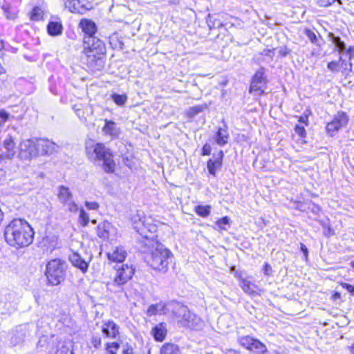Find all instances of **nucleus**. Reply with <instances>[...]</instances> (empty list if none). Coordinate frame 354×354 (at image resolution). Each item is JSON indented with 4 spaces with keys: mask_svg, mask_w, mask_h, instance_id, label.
<instances>
[{
    "mask_svg": "<svg viewBox=\"0 0 354 354\" xmlns=\"http://www.w3.org/2000/svg\"><path fill=\"white\" fill-rule=\"evenodd\" d=\"M327 68L333 73H337L339 71V62L332 61L328 63Z\"/></svg>",
    "mask_w": 354,
    "mask_h": 354,
    "instance_id": "obj_39",
    "label": "nucleus"
},
{
    "mask_svg": "<svg viewBox=\"0 0 354 354\" xmlns=\"http://www.w3.org/2000/svg\"><path fill=\"white\" fill-rule=\"evenodd\" d=\"M223 156V152L220 151L214 160H209L207 162V169L211 174L215 175L216 169L221 166Z\"/></svg>",
    "mask_w": 354,
    "mask_h": 354,
    "instance_id": "obj_25",
    "label": "nucleus"
},
{
    "mask_svg": "<svg viewBox=\"0 0 354 354\" xmlns=\"http://www.w3.org/2000/svg\"><path fill=\"white\" fill-rule=\"evenodd\" d=\"M115 231L112 225L107 221L100 223L97 226V236L104 240L109 239L111 234Z\"/></svg>",
    "mask_w": 354,
    "mask_h": 354,
    "instance_id": "obj_17",
    "label": "nucleus"
},
{
    "mask_svg": "<svg viewBox=\"0 0 354 354\" xmlns=\"http://www.w3.org/2000/svg\"><path fill=\"white\" fill-rule=\"evenodd\" d=\"M167 313V304L165 302L150 305L147 308V315L152 316L155 315H163Z\"/></svg>",
    "mask_w": 354,
    "mask_h": 354,
    "instance_id": "obj_21",
    "label": "nucleus"
},
{
    "mask_svg": "<svg viewBox=\"0 0 354 354\" xmlns=\"http://www.w3.org/2000/svg\"><path fill=\"white\" fill-rule=\"evenodd\" d=\"M351 266L354 268V261L351 262Z\"/></svg>",
    "mask_w": 354,
    "mask_h": 354,
    "instance_id": "obj_61",
    "label": "nucleus"
},
{
    "mask_svg": "<svg viewBox=\"0 0 354 354\" xmlns=\"http://www.w3.org/2000/svg\"><path fill=\"white\" fill-rule=\"evenodd\" d=\"M228 133L226 128H219L216 136V142L220 146H223L228 142Z\"/></svg>",
    "mask_w": 354,
    "mask_h": 354,
    "instance_id": "obj_29",
    "label": "nucleus"
},
{
    "mask_svg": "<svg viewBox=\"0 0 354 354\" xmlns=\"http://www.w3.org/2000/svg\"><path fill=\"white\" fill-rule=\"evenodd\" d=\"M37 145L39 156H48L57 153L59 147L48 139H41L37 138Z\"/></svg>",
    "mask_w": 354,
    "mask_h": 354,
    "instance_id": "obj_12",
    "label": "nucleus"
},
{
    "mask_svg": "<svg viewBox=\"0 0 354 354\" xmlns=\"http://www.w3.org/2000/svg\"><path fill=\"white\" fill-rule=\"evenodd\" d=\"M173 313L178 322H181L184 326L198 329L203 325L201 319L191 313L188 308L184 305L176 304L173 309Z\"/></svg>",
    "mask_w": 354,
    "mask_h": 354,
    "instance_id": "obj_7",
    "label": "nucleus"
},
{
    "mask_svg": "<svg viewBox=\"0 0 354 354\" xmlns=\"http://www.w3.org/2000/svg\"><path fill=\"white\" fill-rule=\"evenodd\" d=\"M308 121V118L307 116H301L299 117V122H301V123H306V122Z\"/></svg>",
    "mask_w": 354,
    "mask_h": 354,
    "instance_id": "obj_57",
    "label": "nucleus"
},
{
    "mask_svg": "<svg viewBox=\"0 0 354 354\" xmlns=\"http://www.w3.org/2000/svg\"><path fill=\"white\" fill-rule=\"evenodd\" d=\"M80 222L83 226L87 225L89 222V217L87 213L83 209H81L80 212Z\"/></svg>",
    "mask_w": 354,
    "mask_h": 354,
    "instance_id": "obj_38",
    "label": "nucleus"
},
{
    "mask_svg": "<svg viewBox=\"0 0 354 354\" xmlns=\"http://www.w3.org/2000/svg\"><path fill=\"white\" fill-rule=\"evenodd\" d=\"M348 350L351 354H354V343L348 347Z\"/></svg>",
    "mask_w": 354,
    "mask_h": 354,
    "instance_id": "obj_58",
    "label": "nucleus"
},
{
    "mask_svg": "<svg viewBox=\"0 0 354 354\" xmlns=\"http://www.w3.org/2000/svg\"><path fill=\"white\" fill-rule=\"evenodd\" d=\"M4 238L10 246L23 248L32 243L34 231L26 220L15 218L5 227Z\"/></svg>",
    "mask_w": 354,
    "mask_h": 354,
    "instance_id": "obj_2",
    "label": "nucleus"
},
{
    "mask_svg": "<svg viewBox=\"0 0 354 354\" xmlns=\"http://www.w3.org/2000/svg\"><path fill=\"white\" fill-rule=\"evenodd\" d=\"M304 32L307 37L310 40L312 43L315 44L317 42V36L314 32L308 28L305 29Z\"/></svg>",
    "mask_w": 354,
    "mask_h": 354,
    "instance_id": "obj_42",
    "label": "nucleus"
},
{
    "mask_svg": "<svg viewBox=\"0 0 354 354\" xmlns=\"http://www.w3.org/2000/svg\"><path fill=\"white\" fill-rule=\"evenodd\" d=\"M26 326H20L15 331L14 336L12 337V341L15 344H19L24 341L26 335Z\"/></svg>",
    "mask_w": 354,
    "mask_h": 354,
    "instance_id": "obj_28",
    "label": "nucleus"
},
{
    "mask_svg": "<svg viewBox=\"0 0 354 354\" xmlns=\"http://www.w3.org/2000/svg\"><path fill=\"white\" fill-rule=\"evenodd\" d=\"M238 342L243 347L255 353L265 354L268 351L263 342L249 335L240 337Z\"/></svg>",
    "mask_w": 354,
    "mask_h": 354,
    "instance_id": "obj_10",
    "label": "nucleus"
},
{
    "mask_svg": "<svg viewBox=\"0 0 354 354\" xmlns=\"http://www.w3.org/2000/svg\"><path fill=\"white\" fill-rule=\"evenodd\" d=\"M18 150V158L22 160H30L39 156L37 138L21 140Z\"/></svg>",
    "mask_w": 354,
    "mask_h": 354,
    "instance_id": "obj_8",
    "label": "nucleus"
},
{
    "mask_svg": "<svg viewBox=\"0 0 354 354\" xmlns=\"http://www.w3.org/2000/svg\"><path fill=\"white\" fill-rule=\"evenodd\" d=\"M58 349L55 354H73L71 348L64 342H57Z\"/></svg>",
    "mask_w": 354,
    "mask_h": 354,
    "instance_id": "obj_33",
    "label": "nucleus"
},
{
    "mask_svg": "<svg viewBox=\"0 0 354 354\" xmlns=\"http://www.w3.org/2000/svg\"><path fill=\"white\" fill-rule=\"evenodd\" d=\"M64 205L68 207V209L71 212H77L78 210L77 205L73 201V200H71L68 203H66Z\"/></svg>",
    "mask_w": 354,
    "mask_h": 354,
    "instance_id": "obj_43",
    "label": "nucleus"
},
{
    "mask_svg": "<svg viewBox=\"0 0 354 354\" xmlns=\"http://www.w3.org/2000/svg\"><path fill=\"white\" fill-rule=\"evenodd\" d=\"M48 33L51 36H57L62 33L63 27L61 20L57 18L55 21H50L47 26Z\"/></svg>",
    "mask_w": 354,
    "mask_h": 354,
    "instance_id": "obj_22",
    "label": "nucleus"
},
{
    "mask_svg": "<svg viewBox=\"0 0 354 354\" xmlns=\"http://www.w3.org/2000/svg\"><path fill=\"white\" fill-rule=\"evenodd\" d=\"M342 287L345 288L348 292L354 295V286L346 283H342Z\"/></svg>",
    "mask_w": 354,
    "mask_h": 354,
    "instance_id": "obj_51",
    "label": "nucleus"
},
{
    "mask_svg": "<svg viewBox=\"0 0 354 354\" xmlns=\"http://www.w3.org/2000/svg\"><path fill=\"white\" fill-rule=\"evenodd\" d=\"M86 207L89 209L96 210L99 208V204L96 202H86Z\"/></svg>",
    "mask_w": 354,
    "mask_h": 354,
    "instance_id": "obj_46",
    "label": "nucleus"
},
{
    "mask_svg": "<svg viewBox=\"0 0 354 354\" xmlns=\"http://www.w3.org/2000/svg\"><path fill=\"white\" fill-rule=\"evenodd\" d=\"M119 348L120 344L116 342H107L105 344L106 354H116Z\"/></svg>",
    "mask_w": 354,
    "mask_h": 354,
    "instance_id": "obj_32",
    "label": "nucleus"
},
{
    "mask_svg": "<svg viewBox=\"0 0 354 354\" xmlns=\"http://www.w3.org/2000/svg\"><path fill=\"white\" fill-rule=\"evenodd\" d=\"M46 337H42L41 338H40L39 340L38 341V346H44L45 343L46 342Z\"/></svg>",
    "mask_w": 354,
    "mask_h": 354,
    "instance_id": "obj_56",
    "label": "nucleus"
},
{
    "mask_svg": "<svg viewBox=\"0 0 354 354\" xmlns=\"http://www.w3.org/2000/svg\"><path fill=\"white\" fill-rule=\"evenodd\" d=\"M212 207L207 205H197L195 207V212L200 216L205 218L207 217L211 212Z\"/></svg>",
    "mask_w": 354,
    "mask_h": 354,
    "instance_id": "obj_31",
    "label": "nucleus"
},
{
    "mask_svg": "<svg viewBox=\"0 0 354 354\" xmlns=\"http://www.w3.org/2000/svg\"><path fill=\"white\" fill-rule=\"evenodd\" d=\"M127 257V252L123 247H115L107 253L108 259L111 261L122 262Z\"/></svg>",
    "mask_w": 354,
    "mask_h": 354,
    "instance_id": "obj_18",
    "label": "nucleus"
},
{
    "mask_svg": "<svg viewBox=\"0 0 354 354\" xmlns=\"http://www.w3.org/2000/svg\"><path fill=\"white\" fill-rule=\"evenodd\" d=\"M272 267L270 265H269L268 263H266L264 265V268H263V272L266 275H270L271 273H272Z\"/></svg>",
    "mask_w": 354,
    "mask_h": 354,
    "instance_id": "obj_52",
    "label": "nucleus"
},
{
    "mask_svg": "<svg viewBox=\"0 0 354 354\" xmlns=\"http://www.w3.org/2000/svg\"><path fill=\"white\" fill-rule=\"evenodd\" d=\"M43 18V10L39 7H35L30 15V19L34 21H39Z\"/></svg>",
    "mask_w": 354,
    "mask_h": 354,
    "instance_id": "obj_34",
    "label": "nucleus"
},
{
    "mask_svg": "<svg viewBox=\"0 0 354 354\" xmlns=\"http://www.w3.org/2000/svg\"><path fill=\"white\" fill-rule=\"evenodd\" d=\"M230 224V218L227 216H224L217 221L216 225L218 227L225 230V226Z\"/></svg>",
    "mask_w": 354,
    "mask_h": 354,
    "instance_id": "obj_41",
    "label": "nucleus"
},
{
    "mask_svg": "<svg viewBox=\"0 0 354 354\" xmlns=\"http://www.w3.org/2000/svg\"><path fill=\"white\" fill-rule=\"evenodd\" d=\"M326 129L328 132L330 133L331 136H333L334 133L337 131V127L335 125V124H333L332 121L327 124Z\"/></svg>",
    "mask_w": 354,
    "mask_h": 354,
    "instance_id": "obj_45",
    "label": "nucleus"
},
{
    "mask_svg": "<svg viewBox=\"0 0 354 354\" xmlns=\"http://www.w3.org/2000/svg\"><path fill=\"white\" fill-rule=\"evenodd\" d=\"M70 261L71 263L80 268L83 272H86L88 269V263L82 259V257L77 253H73L69 257Z\"/></svg>",
    "mask_w": 354,
    "mask_h": 354,
    "instance_id": "obj_24",
    "label": "nucleus"
},
{
    "mask_svg": "<svg viewBox=\"0 0 354 354\" xmlns=\"http://www.w3.org/2000/svg\"><path fill=\"white\" fill-rule=\"evenodd\" d=\"M101 329L106 337L115 339L120 335V326L113 320L104 321Z\"/></svg>",
    "mask_w": 354,
    "mask_h": 354,
    "instance_id": "obj_14",
    "label": "nucleus"
},
{
    "mask_svg": "<svg viewBox=\"0 0 354 354\" xmlns=\"http://www.w3.org/2000/svg\"><path fill=\"white\" fill-rule=\"evenodd\" d=\"M104 122L105 125L102 128L104 134L112 137H118L120 133V129L118 127L116 123L111 120H108L107 119H106Z\"/></svg>",
    "mask_w": 354,
    "mask_h": 354,
    "instance_id": "obj_20",
    "label": "nucleus"
},
{
    "mask_svg": "<svg viewBox=\"0 0 354 354\" xmlns=\"http://www.w3.org/2000/svg\"><path fill=\"white\" fill-rule=\"evenodd\" d=\"M266 78L262 71H257L252 77L250 87V92L257 93V95H261L264 92L266 85Z\"/></svg>",
    "mask_w": 354,
    "mask_h": 354,
    "instance_id": "obj_13",
    "label": "nucleus"
},
{
    "mask_svg": "<svg viewBox=\"0 0 354 354\" xmlns=\"http://www.w3.org/2000/svg\"><path fill=\"white\" fill-rule=\"evenodd\" d=\"M290 50L286 47L281 48L279 50V53L281 56L285 57L290 53Z\"/></svg>",
    "mask_w": 354,
    "mask_h": 354,
    "instance_id": "obj_53",
    "label": "nucleus"
},
{
    "mask_svg": "<svg viewBox=\"0 0 354 354\" xmlns=\"http://www.w3.org/2000/svg\"><path fill=\"white\" fill-rule=\"evenodd\" d=\"M2 48V44L0 42V49Z\"/></svg>",
    "mask_w": 354,
    "mask_h": 354,
    "instance_id": "obj_63",
    "label": "nucleus"
},
{
    "mask_svg": "<svg viewBox=\"0 0 354 354\" xmlns=\"http://www.w3.org/2000/svg\"><path fill=\"white\" fill-rule=\"evenodd\" d=\"M111 97L113 102L119 106L124 105L127 100L126 95L113 94Z\"/></svg>",
    "mask_w": 354,
    "mask_h": 354,
    "instance_id": "obj_35",
    "label": "nucleus"
},
{
    "mask_svg": "<svg viewBox=\"0 0 354 354\" xmlns=\"http://www.w3.org/2000/svg\"><path fill=\"white\" fill-rule=\"evenodd\" d=\"M57 197L59 201L64 205L66 203H68L73 199V194L68 187L65 186H60L59 187Z\"/></svg>",
    "mask_w": 354,
    "mask_h": 354,
    "instance_id": "obj_26",
    "label": "nucleus"
},
{
    "mask_svg": "<svg viewBox=\"0 0 354 354\" xmlns=\"http://www.w3.org/2000/svg\"><path fill=\"white\" fill-rule=\"evenodd\" d=\"M86 153L91 160H102L103 169L106 173H112L115 170V164L113 160L111 150L103 143L96 142L93 140L86 142Z\"/></svg>",
    "mask_w": 354,
    "mask_h": 354,
    "instance_id": "obj_4",
    "label": "nucleus"
},
{
    "mask_svg": "<svg viewBox=\"0 0 354 354\" xmlns=\"http://www.w3.org/2000/svg\"><path fill=\"white\" fill-rule=\"evenodd\" d=\"M10 118H14V116H11L10 114L8 113L5 109L0 110V121L3 122V124Z\"/></svg>",
    "mask_w": 354,
    "mask_h": 354,
    "instance_id": "obj_40",
    "label": "nucleus"
},
{
    "mask_svg": "<svg viewBox=\"0 0 354 354\" xmlns=\"http://www.w3.org/2000/svg\"><path fill=\"white\" fill-rule=\"evenodd\" d=\"M205 107L206 106L205 105H198L190 107L188 110V115L189 117H194L196 115L202 112Z\"/></svg>",
    "mask_w": 354,
    "mask_h": 354,
    "instance_id": "obj_36",
    "label": "nucleus"
},
{
    "mask_svg": "<svg viewBox=\"0 0 354 354\" xmlns=\"http://www.w3.org/2000/svg\"><path fill=\"white\" fill-rule=\"evenodd\" d=\"M300 246L301 250L302 251L305 257H307L308 253V248L304 243H300Z\"/></svg>",
    "mask_w": 354,
    "mask_h": 354,
    "instance_id": "obj_55",
    "label": "nucleus"
},
{
    "mask_svg": "<svg viewBox=\"0 0 354 354\" xmlns=\"http://www.w3.org/2000/svg\"><path fill=\"white\" fill-rule=\"evenodd\" d=\"M115 270L113 282L109 283L110 286L120 287L130 280L134 274V268L127 264L118 266L115 267Z\"/></svg>",
    "mask_w": 354,
    "mask_h": 354,
    "instance_id": "obj_9",
    "label": "nucleus"
},
{
    "mask_svg": "<svg viewBox=\"0 0 354 354\" xmlns=\"http://www.w3.org/2000/svg\"><path fill=\"white\" fill-rule=\"evenodd\" d=\"M1 8L4 10L5 15H6V17L8 19H13L14 18V15H12L10 14V12H9L10 6H9V5H3Z\"/></svg>",
    "mask_w": 354,
    "mask_h": 354,
    "instance_id": "obj_48",
    "label": "nucleus"
},
{
    "mask_svg": "<svg viewBox=\"0 0 354 354\" xmlns=\"http://www.w3.org/2000/svg\"><path fill=\"white\" fill-rule=\"evenodd\" d=\"M82 31L87 35L86 37H94L97 32L95 24L90 19H82L79 24Z\"/></svg>",
    "mask_w": 354,
    "mask_h": 354,
    "instance_id": "obj_19",
    "label": "nucleus"
},
{
    "mask_svg": "<svg viewBox=\"0 0 354 354\" xmlns=\"http://www.w3.org/2000/svg\"><path fill=\"white\" fill-rule=\"evenodd\" d=\"M348 120L347 115L345 113H338L332 122L337 127V130L339 131L347 124Z\"/></svg>",
    "mask_w": 354,
    "mask_h": 354,
    "instance_id": "obj_27",
    "label": "nucleus"
},
{
    "mask_svg": "<svg viewBox=\"0 0 354 354\" xmlns=\"http://www.w3.org/2000/svg\"><path fill=\"white\" fill-rule=\"evenodd\" d=\"M240 286L246 294L250 296L259 295L261 292L256 284L245 279H241Z\"/></svg>",
    "mask_w": 354,
    "mask_h": 354,
    "instance_id": "obj_16",
    "label": "nucleus"
},
{
    "mask_svg": "<svg viewBox=\"0 0 354 354\" xmlns=\"http://www.w3.org/2000/svg\"><path fill=\"white\" fill-rule=\"evenodd\" d=\"M328 37L338 49L339 53L346 55L348 58V62H347L343 58V55H342L339 56L338 59L339 62V68L341 69L342 75L347 77L349 73L353 71V64L350 61L354 56V47L349 46L348 48H346L344 42L342 41L340 37L335 36L333 33H330L328 35Z\"/></svg>",
    "mask_w": 354,
    "mask_h": 354,
    "instance_id": "obj_5",
    "label": "nucleus"
},
{
    "mask_svg": "<svg viewBox=\"0 0 354 354\" xmlns=\"http://www.w3.org/2000/svg\"><path fill=\"white\" fill-rule=\"evenodd\" d=\"M3 173L2 171H0V181L3 178Z\"/></svg>",
    "mask_w": 354,
    "mask_h": 354,
    "instance_id": "obj_59",
    "label": "nucleus"
},
{
    "mask_svg": "<svg viewBox=\"0 0 354 354\" xmlns=\"http://www.w3.org/2000/svg\"><path fill=\"white\" fill-rule=\"evenodd\" d=\"M211 152V147L209 144H205L202 149V155L207 156L209 155Z\"/></svg>",
    "mask_w": 354,
    "mask_h": 354,
    "instance_id": "obj_50",
    "label": "nucleus"
},
{
    "mask_svg": "<svg viewBox=\"0 0 354 354\" xmlns=\"http://www.w3.org/2000/svg\"><path fill=\"white\" fill-rule=\"evenodd\" d=\"M154 339L158 342H162L167 335L165 326L161 323L154 326L151 332Z\"/></svg>",
    "mask_w": 354,
    "mask_h": 354,
    "instance_id": "obj_23",
    "label": "nucleus"
},
{
    "mask_svg": "<svg viewBox=\"0 0 354 354\" xmlns=\"http://www.w3.org/2000/svg\"><path fill=\"white\" fill-rule=\"evenodd\" d=\"M65 7L71 12L84 14L87 8L84 0H64Z\"/></svg>",
    "mask_w": 354,
    "mask_h": 354,
    "instance_id": "obj_15",
    "label": "nucleus"
},
{
    "mask_svg": "<svg viewBox=\"0 0 354 354\" xmlns=\"http://www.w3.org/2000/svg\"><path fill=\"white\" fill-rule=\"evenodd\" d=\"M160 354H181V352L178 345L167 343L162 346Z\"/></svg>",
    "mask_w": 354,
    "mask_h": 354,
    "instance_id": "obj_30",
    "label": "nucleus"
},
{
    "mask_svg": "<svg viewBox=\"0 0 354 354\" xmlns=\"http://www.w3.org/2000/svg\"><path fill=\"white\" fill-rule=\"evenodd\" d=\"M122 354H133V347L129 344H125L122 350Z\"/></svg>",
    "mask_w": 354,
    "mask_h": 354,
    "instance_id": "obj_47",
    "label": "nucleus"
},
{
    "mask_svg": "<svg viewBox=\"0 0 354 354\" xmlns=\"http://www.w3.org/2000/svg\"><path fill=\"white\" fill-rule=\"evenodd\" d=\"M2 145L3 151L0 154V158L12 160L16 154L15 138L11 135H8L4 138Z\"/></svg>",
    "mask_w": 354,
    "mask_h": 354,
    "instance_id": "obj_11",
    "label": "nucleus"
},
{
    "mask_svg": "<svg viewBox=\"0 0 354 354\" xmlns=\"http://www.w3.org/2000/svg\"><path fill=\"white\" fill-rule=\"evenodd\" d=\"M91 344L96 349H99L102 345V338L100 335H93L90 340Z\"/></svg>",
    "mask_w": 354,
    "mask_h": 354,
    "instance_id": "obj_37",
    "label": "nucleus"
},
{
    "mask_svg": "<svg viewBox=\"0 0 354 354\" xmlns=\"http://www.w3.org/2000/svg\"><path fill=\"white\" fill-rule=\"evenodd\" d=\"M211 18L212 17L210 16V15H208V18L207 19V24H208V26L210 28H212L213 27H215V26H221V23L219 21H218V23L216 24L215 23H214L212 25L211 24Z\"/></svg>",
    "mask_w": 354,
    "mask_h": 354,
    "instance_id": "obj_54",
    "label": "nucleus"
},
{
    "mask_svg": "<svg viewBox=\"0 0 354 354\" xmlns=\"http://www.w3.org/2000/svg\"><path fill=\"white\" fill-rule=\"evenodd\" d=\"M295 131L301 138H304L306 136V130L303 126L297 124L295 127Z\"/></svg>",
    "mask_w": 354,
    "mask_h": 354,
    "instance_id": "obj_44",
    "label": "nucleus"
},
{
    "mask_svg": "<svg viewBox=\"0 0 354 354\" xmlns=\"http://www.w3.org/2000/svg\"><path fill=\"white\" fill-rule=\"evenodd\" d=\"M334 296L335 297H339L340 295L339 293H335Z\"/></svg>",
    "mask_w": 354,
    "mask_h": 354,
    "instance_id": "obj_60",
    "label": "nucleus"
},
{
    "mask_svg": "<svg viewBox=\"0 0 354 354\" xmlns=\"http://www.w3.org/2000/svg\"><path fill=\"white\" fill-rule=\"evenodd\" d=\"M66 266L59 259L50 260L46 266L45 275L52 286L59 284L65 278Z\"/></svg>",
    "mask_w": 354,
    "mask_h": 354,
    "instance_id": "obj_6",
    "label": "nucleus"
},
{
    "mask_svg": "<svg viewBox=\"0 0 354 354\" xmlns=\"http://www.w3.org/2000/svg\"><path fill=\"white\" fill-rule=\"evenodd\" d=\"M261 55L263 56L269 57L272 59L274 56V49H264L261 52Z\"/></svg>",
    "mask_w": 354,
    "mask_h": 354,
    "instance_id": "obj_49",
    "label": "nucleus"
},
{
    "mask_svg": "<svg viewBox=\"0 0 354 354\" xmlns=\"http://www.w3.org/2000/svg\"><path fill=\"white\" fill-rule=\"evenodd\" d=\"M84 53L87 66L100 71L104 67L106 48L104 42L95 37H86Z\"/></svg>",
    "mask_w": 354,
    "mask_h": 354,
    "instance_id": "obj_3",
    "label": "nucleus"
},
{
    "mask_svg": "<svg viewBox=\"0 0 354 354\" xmlns=\"http://www.w3.org/2000/svg\"><path fill=\"white\" fill-rule=\"evenodd\" d=\"M5 160V159H3V158H0V161H1V160Z\"/></svg>",
    "mask_w": 354,
    "mask_h": 354,
    "instance_id": "obj_64",
    "label": "nucleus"
},
{
    "mask_svg": "<svg viewBox=\"0 0 354 354\" xmlns=\"http://www.w3.org/2000/svg\"><path fill=\"white\" fill-rule=\"evenodd\" d=\"M4 124H3V122L0 121V127H2Z\"/></svg>",
    "mask_w": 354,
    "mask_h": 354,
    "instance_id": "obj_62",
    "label": "nucleus"
},
{
    "mask_svg": "<svg viewBox=\"0 0 354 354\" xmlns=\"http://www.w3.org/2000/svg\"><path fill=\"white\" fill-rule=\"evenodd\" d=\"M138 217V222L136 217H134L133 227L139 234L145 239V245L147 248L145 255L146 261L153 269L165 273L168 270L169 262L173 258V254L163 244L152 240L149 236L145 221H142L139 215ZM149 231L150 230H149Z\"/></svg>",
    "mask_w": 354,
    "mask_h": 354,
    "instance_id": "obj_1",
    "label": "nucleus"
}]
</instances>
